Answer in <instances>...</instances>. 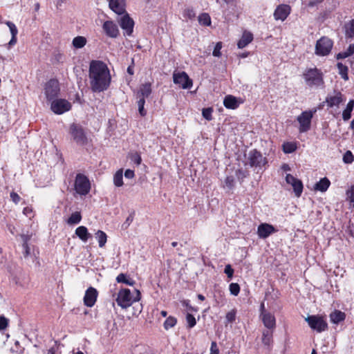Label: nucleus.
<instances>
[{
	"mask_svg": "<svg viewBox=\"0 0 354 354\" xmlns=\"http://www.w3.org/2000/svg\"><path fill=\"white\" fill-rule=\"evenodd\" d=\"M230 291L232 295L236 296L239 295L240 292V287L238 283H232L230 285Z\"/></svg>",
	"mask_w": 354,
	"mask_h": 354,
	"instance_id": "46",
	"label": "nucleus"
},
{
	"mask_svg": "<svg viewBox=\"0 0 354 354\" xmlns=\"http://www.w3.org/2000/svg\"><path fill=\"white\" fill-rule=\"evenodd\" d=\"M344 101L343 96L341 93H335L333 95L328 96L326 102L330 107L337 106Z\"/></svg>",
	"mask_w": 354,
	"mask_h": 354,
	"instance_id": "21",
	"label": "nucleus"
},
{
	"mask_svg": "<svg viewBox=\"0 0 354 354\" xmlns=\"http://www.w3.org/2000/svg\"><path fill=\"white\" fill-rule=\"evenodd\" d=\"M173 79L176 84H178L184 89L189 88L192 86V81L185 72L174 73Z\"/></svg>",
	"mask_w": 354,
	"mask_h": 354,
	"instance_id": "11",
	"label": "nucleus"
},
{
	"mask_svg": "<svg viewBox=\"0 0 354 354\" xmlns=\"http://www.w3.org/2000/svg\"><path fill=\"white\" fill-rule=\"evenodd\" d=\"M82 220V215L80 212H73L67 220V223L69 225L78 224Z\"/></svg>",
	"mask_w": 354,
	"mask_h": 354,
	"instance_id": "35",
	"label": "nucleus"
},
{
	"mask_svg": "<svg viewBox=\"0 0 354 354\" xmlns=\"http://www.w3.org/2000/svg\"><path fill=\"white\" fill-rule=\"evenodd\" d=\"M330 185V180L327 178H322L319 182L315 183L314 189L322 192H326Z\"/></svg>",
	"mask_w": 354,
	"mask_h": 354,
	"instance_id": "28",
	"label": "nucleus"
},
{
	"mask_svg": "<svg viewBox=\"0 0 354 354\" xmlns=\"http://www.w3.org/2000/svg\"><path fill=\"white\" fill-rule=\"evenodd\" d=\"M120 27L125 31L127 35H131L133 32L134 22L129 16L126 14L122 16L119 21Z\"/></svg>",
	"mask_w": 354,
	"mask_h": 354,
	"instance_id": "15",
	"label": "nucleus"
},
{
	"mask_svg": "<svg viewBox=\"0 0 354 354\" xmlns=\"http://www.w3.org/2000/svg\"><path fill=\"white\" fill-rule=\"evenodd\" d=\"M222 42L219 41V42H217L215 47H214V49L213 50V53H212V55L214 56V57H219L221 56V50L222 48Z\"/></svg>",
	"mask_w": 354,
	"mask_h": 354,
	"instance_id": "49",
	"label": "nucleus"
},
{
	"mask_svg": "<svg viewBox=\"0 0 354 354\" xmlns=\"http://www.w3.org/2000/svg\"><path fill=\"white\" fill-rule=\"evenodd\" d=\"M324 0H309L308 1H306L304 4L309 7L313 8L315 6H317L318 4L321 3Z\"/></svg>",
	"mask_w": 354,
	"mask_h": 354,
	"instance_id": "54",
	"label": "nucleus"
},
{
	"mask_svg": "<svg viewBox=\"0 0 354 354\" xmlns=\"http://www.w3.org/2000/svg\"><path fill=\"white\" fill-rule=\"evenodd\" d=\"M102 28L106 35L110 37L115 38L119 35L118 26L111 21H105Z\"/></svg>",
	"mask_w": 354,
	"mask_h": 354,
	"instance_id": "18",
	"label": "nucleus"
},
{
	"mask_svg": "<svg viewBox=\"0 0 354 354\" xmlns=\"http://www.w3.org/2000/svg\"><path fill=\"white\" fill-rule=\"evenodd\" d=\"M8 325V319L3 316H0V330H4Z\"/></svg>",
	"mask_w": 354,
	"mask_h": 354,
	"instance_id": "53",
	"label": "nucleus"
},
{
	"mask_svg": "<svg viewBox=\"0 0 354 354\" xmlns=\"http://www.w3.org/2000/svg\"><path fill=\"white\" fill-rule=\"evenodd\" d=\"M346 194L350 205L354 208V185L347 191Z\"/></svg>",
	"mask_w": 354,
	"mask_h": 354,
	"instance_id": "45",
	"label": "nucleus"
},
{
	"mask_svg": "<svg viewBox=\"0 0 354 354\" xmlns=\"http://www.w3.org/2000/svg\"><path fill=\"white\" fill-rule=\"evenodd\" d=\"M70 133L77 144L83 145L86 143L87 138L81 126L76 124H71Z\"/></svg>",
	"mask_w": 354,
	"mask_h": 354,
	"instance_id": "8",
	"label": "nucleus"
},
{
	"mask_svg": "<svg viewBox=\"0 0 354 354\" xmlns=\"http://www.w3.org/2000/svg\"><path fill=\"white\" fill-rule=\"evenodd\" d=\"M333 46V42L330 39L322 37L317 41L315 54L319 56H326L330 53Z\"/></svg>",
	"mask_w": 354,
	"mask_h": 354,
	"instance_id": "6",
	"label": "nucleus"
},
{
	"mask_svg": "<svg viewBox=\"0 0 354 354\" xmlns=\"http://www.w3.org/2000/svg\"><path fill=\"white\" fill-rule=\"evenodd\" d=\"M276 231L277 230L272 225L268 223H261L258 227L257 234L259 238L266 239Z\"/></svg>",
	"mask_w": 354,
	"mask_h": 354,
	"instance_id": "17",
	"label": "nucleus"
},
{
	"mask_svg": "<svg viewBox=\"0 0 354 354\" xmlns=\"http://www.w3.org/2000/svg\"><path fill=\"white\" fill-rule=\"evenodd\" d=\"M186 321L189 328L194 327L196 323L195 317L189 313H187L186 315Z\"/></svg>",
	"mask_w": 354,
	"mask_h": 354,
	"instance_id": "47",
	"label": "nucleus"
},
{
	"mask_svg": "<svg viewBox=\"0 0 354 354\" xmlns=\"http://www.w3.org/2000/svg\"><path fill=\"white\" fill-rule=\"evenodd\" d=\"M303 77L306 85L310 87L317 88L324 84L323 73L317 68H306L303 73Z\"/></svg>",
	"mask_w": 354,
	"mask_h": 354,
	"instance_id": "2",
	"label": "nucleus"
},
{
	"mask_svg": "<svg viewBox=\"0 0 354 354\" xmlns=\"http://www.w3.org/2000/svg\"><path fill=\"white\" fill-rule=\"evenodd\" d=\"M253 40V35L248 31H244L237 46L239 48H243Z\"/></svg>",
	"mask_w": 354,
	"mask_h": 354,
	"instance_id": "23",
	"label": "nucleus"
},
{
	"mask_svg": "<svg viewBox=\"0 0 354 354\" xmlns=\"http://www.w3.org/2000/svg\"><path fill=\"white\" fill-rule=\"evenodd\" d=\"M131 160L134 162L136 165H140L141 162V157L140 156L136 153L131 155Z\"/></svg>",
	"mask_w": 354,
	"mask_h": 354,
	"instance_id": "57",
	"label": "nucleus"
},
{
	"mask_svg": "<svg viewBox=\"0 0 354 354\" xmlns=\"http://www.w3.org/2000/svg\"><path fill=\"white\" fill-rule=\"evenodd\" d=\"M337 68L339 69V73L341 75L342 77L344 80H347L348 79L347 66H344L342 63H338Z\"/></svg>",
	"mask_w": 354,
	"mask_h": 354,
	"instance_id": "41",
	"label": "nucleus"
},
{
	"mask_svg": "<svg viewBox=\"0 0 354 354\" xmlns=\"http://www.w3.org/2000/svg\"><path fill=\"white\" fill-rule=\"evenodd\" d=\"M297 149L296 145L292 142H286L283 145V149L284 153H290L294 152Z\"/></svg>",
	"mask_w": 354,
	"mask_h": 354,
	"instance_id": "42",
	"label": "nucleus"
},
{
	"mask_svg": "<svg viewBox=\"0 0 354 354\" xmlns=\"http://www.w3.org/2000/svg\"><path fill=\"white\" fill-rule=\"evenodd\" d=\"M151 84L149 82L145 83L140 85L138 91V96L139 98L148 97L151 93Z\"/></svg>",
	"mask_w": 354,
	"mask_h": 354,
	"instance_id": "22",
	"label": "nucleus"
},
{
	"mask_svg": "<svg viewBox=\"0 0 354 354\" xmlns=\"http://www.w3.org/2000/svg\"><path fill=\"white\" fill-rule=\"evenodd\" d=\"M281 169L283 170V171H290V167L288 164L284 163L281 165Z\"/></svg>",
	"mask_w": 354,
	"mask_h": 354,
	"instance_id": "63",
	"label": "nucleus"
},
{
	"mask_svg": "<svg viewBox=\"0 0 354 354\" xmlns=\"http://www.w3.org/2000/svg\"><path fill=\"white\" fill-rule=\"evenodd\" d=\"M145 100L143 98H140L138 101V111L140 115L145 116L147 114V111L144 109Z\"/></svg>",
	"mask_w": 354,
	"mask_h": 354,
	"instance_id": "44",
	"label": "nucleus"
},
{
	"mask_svg": "<svg viewBox=\"0 0 354 354\" xmlns=\"http://www.w3.org/2000/svg\"><path fill=\"white\" fill-rule=\"evenodd\" d=\"M72 44L74 48H81L86 45V39L83 36H77L73 39Z\"/></svg>",
	"mask_w": 354,
	"mask_h": 354,
	"instance_id": "33",
	"label": "nucleus"
},
{
	"mask_svg": "<svg viewBox=\"0 0 354 354\" xmlns=\"http://www.w3.org/2000/svg\"><path fill=\"white\" fill-rule=\"evenodd\" d=\"M233 183H234V178L232 177H227L226 179H225V184L228 186V187H232L233 185Z\"/></svg>",
	"mask_w": 354,
	"mask_h": 354,
	"instance_id": "62",
	"label": "nucleus"
},
{
	"mask_svg": "<svg viewBox=\"0 0 354 354\" xmlns=\"http://www.w3.org/2000/svg\"><path fill=\"white\" fill-rule=\"evenodd\" d=\"M109 2V8L116 14L122 15L125 12L124 0H111Z\"/></svg>",
	"mask_w": 354,
	"mask_h": 354,
	"instance_id": "20",
	"label": "nucleus"
},
{
	"mask_svg": "<svg viewBox=\"0 0 354 354\" xmlns=\"http://www.w3.org/2000/svg\"><path fill=\"white\" fill-rule=\"evenodd\" d=\"M286 181L292 187L295 196L299 197L303 192L302 182L291 174L286 175Z\"/></svg>",
	"mask_w": 354,
	"mask_h": 354,
	"instance_id": "13",
	"label": "nucleus"
},
{
	"mask_svg": "<svg viewBox=\"0 0 354 354\" xmlns=\"http://www.w3.org/2000/svg\"><path fill=\"white\" fill-rule=\"evenodd\" d=\"M306 321L313 330L318 333L324 331L327 328V323L322 317L317 315H311L306 318Z\"/></svg>",
	"mask_w": 354,
	"mask_h": 354,
	"instance_id": "7",
	"label": "nucleus"
},
{
	"mask_svg": "<svg viewBox=\"0 0 354 354\" xmlns=\"http://www.w3.org/2000/svg\"><path fill=\"white\" fill-rule=\"evenodd\" d=\"M212 109L211 108L204 109L202 112L203 116L207 120H211L212 119Z\"/></svg>",
	"mask_w": 354,
	"mask_h": 354,
	"instance_id": "52",
	"label": "nucleus"
},
{
	"mask_svg": "<svg viewBox=\"0 0 354 354\" xmlns=\"http://www.w3.org/2000/svg\"><path fill=\"white\" fill-rule=\"evenodd\" d=\"M345 163H351L354 160V156L350 151H347L343 157Z\"/></svg>",
	"mask_w": 354,
	"mask_h": 354,
	"instance_id": "50",
	"label": "nucleus"
},
{
	"mask_svg": "<svg viewBox=\"0 0 354 354\" xmlns=\"http://www.w3.org/2000/svg\"><path fill=\"white\" fill-rule=\"evenodd\" d=\"M223 104L227 109H235L239 106V102L235 97L227 95L223 100Z\"/></svg>",
	"mask_w": 354,
	"mask_h": 354,
	"instance_id": "26",
	"label": "nucleus"
},
{
	"mask_svg": "<svg viewBox=\"0 0 354 354\" xmlns=\"http://www.w3.org/2000/svg\"><path fill=\"white\" fill-rule=\"evenodd\" d=\"M6 24L8 26L12 35V38L8 43L9 47H11L17 43V35L18 33V30L16 26L11 21H6Z\"/></svg>",
	"mask_w": 354,
	"mask_h": 354,
	"instance_id": "24",
	"label": "nucleus"
},
{
	"mask_svg": "<svg viewBox=\"0 0 354 354\" xmlns=\"http://www.w3.org/2000/svg\"><path fill=\"white\" fill-rule=\"evenodd\" d=\"M88 77L91 88L94 92L104 91L110 85L111 77L109 69L102 61L91 62Z\"/></svg>",
	"mask_w": 354,
	"mask_h": 354,
	"instance_id": "1",
	"label": "nucleus"
},
{
	"mask_svg": "<svg viewBox=\"0 0 354 354\" xmlns=\"http://www.w3.org/2000/svg\"><path fill=\"white\" fill-rule=\"evenodd\" d=\"M10 198H11V200L15 204H17L20 201V200H21L20 196L17 193H15L14 192L10 193Z\"/></svg>",
	"mask_w": 354,
	"mask_h": 354,
	"instance_id": "58",
	"label": "nucleus"
},
{
	"mask_svg": "<svg viewBox=\"0 0 354 354\" xmlns=\"http://www.w3.org/2000/svg\"><path fill=\"white\" fill-rule=\"evenodd\" d=\"M97 291L95 288L90 287L85 292L84 297V303L88 307H92L95 305L97 297Z\"/></svg>",
	"mask_w": 354,
	"mask_h": 354,
	"instance_id": "14",
	"label": "nucleus"
},
{
	"mask_svg": "<svg viewBox=\"0 0 354 354\" xmlns=\"http://www.w3.org/2000/svg\"><path fill=\"white\" fill-rule=\"evenodd\" d=\"M135 174H134V171L131 169H127L124 172V176L127 178H133L134 177Z\"/></svg>",
	"mask_w": 354,
	"mask_h": 354,
	"instance_id": "61",
	"label": "nucleus"
},
{
	"mask_svg": "<svg viewBox=\"0 0 354 354\" xmlns=\"http://www.w3.org/2000/svg\"><path fill=\"white\" fill-rule=\"evenodd\" d=\"M196 14L194 10L191 8H187L183 11V17L187 19H193Z\"/></svg>",
	"mask_w": 354,
	"mask_h": 354,
	"instance_id": "48",
	"label": "nucleus"
},
{
	"mask_svg": "<svg viewBox=\"0 0 354 354\" xmlns=\"http://www.w3.org/2000/svg\"><path fill=\"white\" fill-rule=\"evenodd\" d=\"M354 107V100H351L346 105V109L344 110L342 113V118L344 120H348L351 117V112Z\"/></svg>",
	"mask_w": 354,
	"mask_h": 354,
	"instance_id": "31",
	"label": "nucleus"
},
{
	"mask_svg": "<svg viewBox=\"0 0 354 354\" xmlns=\"http://www.w3.org/2000/svg\"><path fill=\"white\" fill-rule=\"evenodd\" d=\"M23 213L24 215L28 217L32 216V208L30 207H26L23 209Z\"/></svg>",
	"mask_w": 354,
	"mask_h": 354,
	"instance_id": "60",
	"label": "nucleus"
},
{
	"mask_svg": "<svg viewBox=\"0 0 354 354\" xmlns=\"http://www.w3.org/2000/svg\"><path fill=\"white\" fill-rule=\"evenodd\" d=\"M266 163V158L263 157L261 153L257 150H252L248 153V164L250 167H259Z\"/></svg>",
	"mask_w": 354,
	"mask_h": 354,
	"instance_id": "10",
	"label": "nucleus"
},
{
	"mask_svg": "<svg viewBox=\"0 0 354 354\" xmlns=\"http://www.w3.org/2000/svg\"><path fill=\"white\" fill-rule=\"evenodd\" d=\"M51 110L56 114H62L71 109V104L64 99H56L52 101Z\"/></svg>",
	"mask_w": 354,
	"mask_h": 354,
	"instance_id": "9",
	"label": "nucleus"
},
{
	"mask_svg": "<svg viewBox=\"0 0 354 354\" xmlns=\"http://www.w3.org/2000/svg\"><path fill=\"white\" fill-rule=\"evenodd\" d=\"M236 175L238 178L243 179L244 178H245L248 176V173L245 171L239 169L236 171Z\"/></svg>",
	"mask_w": 354,
	"mask_h": 354,
	"instance_id": "59",
	"label": "nucleus"
},
{
	"mask_svg": "<svg viewBox=\"0 0 354 354\" xmlns=\"http://www.w3.org/2000/svg\"><path fill=\"white\" fill-rule=\"evenodd\" d=\"M74 186L76 193L82 196L86 195L91 189L89 180L82 174H78L76 176Z\"/></svg>",
	"mask_w": 354,
	"mask_h": 354,
	"instance_id": "5",
	"label": "nucleus"
},
{
	"mask_svg": "<svg viewBox=\"0 0 354 354\" xmlns=\"http://www.w3.org/2000/svg\"><path fill=\"white\" fill-rule=\"evenodd\" d=\"M262 342L266 346H270L272 342V333L269 330L263 332Z\"/></svg>",
	"mask_w": 354,
	"mask_h": 354,
	"instance_id": "38",
	"label": "nucleus"
},
{
	"mask_svg": "<svg viewBox=\"0 0 354 354\" xmlns=\"http://www.w3.org/2000/svg\"><path fill=\"white\" fill-rule=\"evenodd\" d=\"M176 319L174 317H169L164 323V327L166 330L174 327L176 324Z\"/></svg>",
	"mask_w": 354,
	"mask_h": 354,
	"instance_id": "43",
	"label": "nucleus"
},
{
	"mask_svg": "<svg viewBox=\"0 0 354 354\" xmlns=\"http://www.w3.org/2000/svg\"><path fill=\"white\" fill-rule=\"evenodd\" d=\"M226 320L228 323H232L233 322L235 319H236V310H232L231 311H230L229 313H227L226 315Z\"/></svg>",
	"mask_w": 354,
	"mask_h": 354,
	"instance_id": "51",
	"label": "nucleus"
},
{
	"mask_svg": "<svg viewBox=\"0 0 354 354\" xmlns=\"http://www.w3.org/2000/svg\"><path fill=\"white\" fill-rule=\"evenodd\" d=\"M260 316L265 327L271 330L275 328L276 319L273 314L268 311H262Z\"/></svg>",
	"mask_w": 354,
	"mask_h": 354,
	"instance_id": "16",
	"label": "nucleus"
},
{
	"mask_svg": "<svg viewBox=\"0 0 354 354\" xmlns=\"http://www.w3.org/2000/svg\"><path fill=\"white\" fill-rule=\"evenodd\" d=\"M198 21L204 26H209L211 24V19L207 13H203L198 17Z\"/></svg>",
	"mask_w": 354,
	"mask_h": 354,
	"instance_id": "40",
	"label": "nucleus"
},
{
	"mask_svg": "<svg viewBox=\"0 0 354 354\" xmlns=\"http://www.w3.org/2000/svg\"><path fill=\"white\" fill-rule=\"evenodd\" d=\"M95 237L97 239L99 246L100 248H103L105 245L107 241V236L106 233L102 230H98L95 233Z\"/></svg>",
	"mask_w": 354,
	"mask_h": 354,
	"instance_id": "34",
	"label": "nucleus"
},
{
	"mask_svg": "<svg viewBox=\"0 0 354 354\" xmlns=\"http://www.w3.org/2000/svg\"><path fill=\"white\" fill-rule=\"evenodd\" d=\"M140 299V292L136 290V295L131 294L129 289L122 288L120 290L116 298V302L122 308H127L132 305L133 302L139 301Z\"/></svg>",
	"mask_w": 354,
	"mask_h": 354,
	"instance_id": "3",
	"label": "nucleus"
},
{
	"mask_svg": "<svg viewBox=\"0 0 354 354\" xmlns=\"http://www.w3.org/2000/svg\"><path fill=\"white\" fill-rule=\"evenodd\" d=\"M133 217L131 216H129L127 217L125 223L127 224V225H129V224L132 222Z\"/></svg>",
	"mask_w": 354,
	"mask_h": 354,
	"instance_id": "64",
	"label": "nucleus"
},
{
	"mask_svg": "<svg viewBox=\"0 0 354 354\" xmlns=\"http://www.w3.org/2000/svg\"><path fill=\"white\" fill-rule=\"evenodd\" d=\"M354 53V45L351 44L348 48L344 52H341L337 55V59H344L348 57Z\"/></svg>",
	"mask_w": 354,
	"mask_h": 354,
	"instance_id": "37",
	"label": "nucleus"
},
{
	"mask_svg": "<svg viewBox=\"0 0 354 354\" xmlns=\"http://www.w3.org/2000/svg\"><path fill=\"white\" fill-rule=\"evenodd\" d=\"M346 36L347 37H354V19L350 21L346 26Z\"/></svg>",
	"mask_w": 354,
	"mask_h": 354,
	"instance_id": "39",
	"label": "nucleus"
},
{
	"mask_svg": "<svg viewBox=\"0 0 354 354\" xmlns=\"http://www.w3.org/2000/svg\"><path fill=\"white\" fill-rule=\"evenodd\" d=\"M224 272L227 275V277L231 279L234 274V270L232 268L230 265L225 266Z\"/></svg>",
	"mask_w": 354,
	"mask_h": 354,
	"instance_id": "56",
	"label": "nucleus"
},
{
	"mask_svg": "<svg viewBox=\"0 0 354 354\" xmlns=\"http://www.w3.org/2000/svg\"><path fill=\"white\" fill-rule=\"evenodd\" d=\"M6 24L8 26L12 35V38L8 43L9 47H11L17 43V35L18 33V30L16 26L11 21H6Z\"/></svg>",
	"mask_w": 354,
	"mask_h": 354,
	"instance_id": "25",
	"label": "nucleus"
},
{
	"mask_svg": "<svg viewBox=\"0 0 354 354\" xmlns=\"http://www.w3.org/2000/svg\"><path fill=\"white\" fill-rule=\"evenodd\" d=\"M290 12V7L288 5H280L279 6L274 12V17L276 20L284 21Z\"/></svg>",
	"mask_w": 354,
	"mask_h": 354,
	"instance_id": "19",
	"label": "nucleus"
},
{
	"mask_svg": "<svg viewBox=\"0 0 354 354\" xmlns=\"http://www.w3.org/2000/svg\"><path fill=\"white\" fill-rule=\"evenodd\" d=\"M113 183L116 187H121L123 185V171H122V169H119L114 174Z\"/></svg>",
	"mask_w": 354,
	"mask_h": 354,
	"instance_id": "36",
	"label": "nucleus"
},
{
	"mask_svg": "<svg viewBox=\"0 0 354 354\" xmlns=\"http://www.w3.org/2000/svg\"><path fill=\"white\" fill-rule=\"evenodd\" d=\"M316 111V109L305 111L297 116V120L299 124V131L300 133L307 132L310 129L311 120Z\"/></svg>",
	"mask_w": 354,
	"mask_h": 354,
	"instance_id": "4",
	"label": "nucleus"
},
{
	"mask_svg": "<svg viewBox=\"0 0 354 354\" xmlns=\"http://www.w3.org/2000/svg\"><path fill=\"white\" fill-rule=\"evenodd\" d=\"M59 91V83L56 80H49L45 86V94L48 100L57 97Z\"/></svg>",
	"mask_w": 354,
	"mask_h": 354,
	"instance_id": "12",
	"label": "nucleus"
},
{
	"mask_svg": "<svg viewBox=\"0 0 354 354\" xmlns=\"http://www.w3.org/2000/svg\"><path fill=\"white\" fill-rule=\"evenodd\" d=\"M75 234L84 242H86L91 237L88 230L84 226H80L75 230Z\"/></svg>",
	"mask_w": 354,
	"mask_h": 354,
	"instance_id": "29",
	"label": "nucleus"
},
{
	"mask_svg": "<svg viewBox=\"0 0 354 354\" xmlns=\"http://www.w3.org/2000/svg\"><path fill=\"white\" fill-rule=\"evenodd\" d=\"M21 237L23 241L22 248H23L24 257L25 258H27L30 256H32V252L30 247L29 246V245L28 243L29 239H30L29 236L23 234L21 236Z\"/></svg>",
	"mask_w": 354,
	"mask_h": 354,
	"instance_id": "27",
	"label": "nucleus"
},
{
	"mask_svg": "<svg viewBox=\"0 0 354 354\" xmlns=\"http://www.w3.org/2000/svg\"><path fill=\"white\" fill-rule=\"evenodd\" d=\"M344 313L340 310H335L330 315V321L334 324H338L345 319Z\"/></svg>",
	"mask_w": 354,
	"mask_h": 354,
	"instance_id": "30",
	"label": "nucleus"
},
{
	"mask_svg": "<svg viewBox=\"0 0 354 354\" xmlns=\"http://www.w3.org/2000/svg\"><path fill=\"white\" fill-rule=\"evenodd\" d=\"M219 349L216 342H212L210 346L209 354H218Z\"/></svg>",
	"mask_w": 354,
	"mask_h": 354,
	"instance_id": "55",
	"label": "nucleus"
},
{
	"mask_svg": "<svg viewBox=\"0 0 354 354\" xmlns=\"http://www.w3.org/2000/svg\"><path fill=\"white\" fill-rule=\"evenodd\" d=\"M116 281L118 283H123L129 286H133L135 281L129 277L127 274L121 273L116 277Z\"/></svg>",
	"mask_w": 354,
	"mask_h": 354,
	"instance_id": "32",
	"label": "nucleus"
}]
</instances>
